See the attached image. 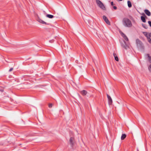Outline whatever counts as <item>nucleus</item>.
Wrapping results in <instances>:
<instances>
[{"mask_svg":"<svg viewBox=\"0 0 151 151\" xmlns=\"http://www.w3.org/2000/svg\"><path fill=\"white\" fill-rule=\"evenodd\" d=\"M123 24L125 27H130L132 26V23L131 21L127 18H124L122 21Z\"/></svg>","mask_w":151,"mask_h":151,"instance_id":"obj_1","label":"nucleus"},{"mask_svg":"<svg viewBox=\"0 0 151 151\" xmlns=\"http://www.w3.org/2000/svg\"><path fill=\"white\" fill-rule=\"evenodd\" d=\"M96 3L97 5L101 9L104 10H106V8L103 4L99 0H96Z\"/></svg>","mask_w":151,"mask_h":151,"instance_id":"obj_2","label":"nucleus"},{"mask_svg":"<svg viewBox=\"0 0 151 151\" xmlns=\"http://www.w3.org/2000/svg\"><path fill=\"white\" fill-rule=\"evenodd\" d=\"M136 42L138 47L140 48L143 49L144 47L142 42L139 39L136 40Z\"/></svg>","mask_w":151,"mask_h":151,"instance_id":"obj_3","label":"nucleus"},{"mask_svg":"<svg viewBox=\"0 0 151 151\" xmlns=\"http://www.w3.org/2000/svg\"><path fill=\"white\" fill-rule=\"evenodd\" d=\"M107 97L108 98V103L109 105H111L112 104V100L110 96L108 94H106Z\"/></svg>","mask_w":151,"mask_h":151,"instance_id":"obj_4","label":"nucleus"},{"mask_svg":"<svg viewBox=\"0 0 151 151\" xmlns=\"http://www.w3.org/2000/svg\"><path fill=\"white\" fill-rule=\"evenodd\" d=\"M37 21L38 22H39L41 23V24H45L46 25H50V24L49 23H47V22H44V21L42 20L40 18H38L37 19Z\"/></svg>","mask_w":151,"mask_h":151,"instance_id":"obj_5","label":"nucleus"},{"mask_svg":"<svg viewBox=\"0 0 151 151\" xmlns=\"http://www.w3.org/2000/svg\"><path fill=\"white\" fill-rule=\"evenodd\" d=\"M103 17V19L104 20L106 23L110 25V22L109 21L106 17L105 15H104Z\"/></svg>","mask_w":151,"mask_h":151,"instance_id":"obj_6","label":"nucleus"},{"mask_svg":"<svg viewBox=\"0 0 151 151\" xmlns=\"http://www.w3.org/2000/svg\"><path fill=\"white\" fill-rule=\"evenodd\" d=\"M74 138L73 137H71L70 139V145L72 147H73L74 145Z\"/></svg>","mask_w":151,"mask_h":151,"instance_id":"obj_7","label":"nucleus"},{"mask_svg":"<svg viewBox=\"0 0 151 151\" xmlns=\"http://www.w3.org/2000/svg\"><path fill=\"white\" fill-rule=\"evenodd\" d=\"M144 12L148 16H150L151 15L150 12L148 9H145L144 10Z\"/></svg>","mask_w":151,"mask_h":151,"instance_id":"obj_8","label":"nucleus"},{"mask_svg":"<svg viewBox=\"0 0 151 151\" xmlns=\"http://www.w3.org/2000/svg\"><path fill=\"white\" fill-rule=\"evenodd\" d=\"M81 93L83 96H85L87 94V92L85 90H83L80 92Z\"/></svg>","mask_w":151,"mask_h":151,"instance_id":"obj_9","label":"nucleus"},{"mask_svg":"<svg viewBox=\"0 0 151 151\" xmlns=\"http://www.w3.org/2000/svg\"><path fill=\"white\" fill-rule=\"evenodd\" d=\"M124 44L122 45V47L124 49H127L129 47V46L126 44V42H124Z\"/></svg>","mask_w":151,"mask_h":151,"instance_id":"obj_10","label":"nucleus"},{"mask_svg":"<svg viewBox=\"0 0 151 151\" xmlns=\"http://www.w3.org/2000/svg\"><path fill=\"white\" fill-rule=\"evenodd\" d=\"M113 55L114 56V57L115 60L116 61H119V59H118V57L117 56V55L116 54V53H115L114 52L113 53Z\"/></svg>","mask_w":151,"mask_h":151,"instance_id":"obj_11","label":"nucleus"},{"mask_svg":"<svg viewBox=\"0 0 151 151\" xmlns=\"http://www.w3.org/2000/svg\"><path fill=\"white\" fill-rule=\"evenodd\" d=\"M150 37H151V33H149V36H148V37L147 38L148 42L150 43H151V39Z\"/></svg>","mask_w":151,"mask_h":151,"instance_id":"obj_12","label":"nucleus"},{"mask_svg":"<svg viewBox=\"0 0 151 151\" xmlns=\"http://www.w3.org/2000/svg\"><path fill=\"white\" fill-rule=\"evenodd\" d=\"M46 17L50 19H52L54 17L53 15L50 14H47Z\"/></svg>","mask_w":151,"mask_h":151,"instance_id":"obj_13","label":"nucleus"},{"mask_svg":"<svg viewBox=\"0 0 151 151\" xmlns=\"http://www.w3.org/2000/svg\"><path fill=\"white\" fill-rule=\"evenodd\" d=\"M146 55L147 57L148 60L149 61L150 63H151V57L150 56L149 54H147Z\"/></svg>","mask_w":151,"mask_h":151,"instance_id":"obj_14","label":"nucleus"},{"mask_svg":"<svg viewBox=\"0 0 151 151\" xmlns=\"http://www.w3.org/2000/svg\"><path fill=\"white\" fill-rule=\"evenodd\" d=\"M127 135L125 134H122L121 137V139L122 140H124L126 137Z\"/></svg>","mask_w":151,"mask_h":151,"instance_id":"obj_15","label":"nucleus"},{"mask_svg":"<svg viewBox=\"0 0 151 151\" xmlns=\"http://www.w3.org/2000/svg\"><path fill=\"white\" fill-rule=\"evenodd\" d=\"M122 36L126 40V41H128V37H127V36L125 34H124L123 33H122Z\"/></svg>","mask_w":151,"mask_h":151,"instance_id":"obj_16","label":"nucleus"},{"mask_svg":"<svg viewBox=\"0 0 151 151\" xmlns=\"http://www.w3.org/2000/svg\"><path fill=\"white\" fill-rule=\"evenodd\" d=\"M141 19L142 20V21L144 22H146V19L145 17L142 16L141 17Z\"/></svg>","mask_w":151,"mask_h":151,"instance_id":"obj_17","label":"nucleus"},{"mask_svg":"<svg viewBox=\"0 0 151 151\" xmlns=\"http://www.w3.org/2000/svg\"><path fill=\"white\" fill-rule=\"evenodd\" d=\"M127 4L129 8H130L132 7V4L131 3V2L129 1H127Z\"/></svg>","mask_w":151,"mask_h":151,"instance_id":"obj_18","label":"nucleus"},{"mask_svg":"<svg viewBox=\"0 0 151 151\" xmlns=\"http://www.w3.org/2000/svg\"><path fill=\"white\" fill-rule=\"evenodd\" d=\"M144 35L147 38L148 36H149V34H148L147 32H143Z\"/></svg>","mask_w":151,"mask_h":151,"instance_id":"obj_19","label":"nucleus"},{"mask_svg":"<svg viewBox=\"0 0 151 151\" xmlns=\"http://www.w3.org/2000/svg\"><path fill=\"white\" fill-rule=\"evenodd\" d=\"M142 27L144 28H145V29H147V25L146 24H142Z\"/></svg>","mask_w":151,"mask_h":151,"instance_id":"obj_20","label":"nucleus"},{"mask_svg":"<svg viewBox=\"0 0 151 151\" xmlns=\"http://www.w3.org/2000/svg\"><path fill=\"white\" fill-rule=\"evenodd\" d=\"M148 70L151 72V64H150L148 67Z\"/></svg>","mask_w":151,"mask_h":151,"instance_id":"obj_21","label":"nucleus"},{"mask_svg":"<svg viewBox=\"0 0 151 151\" xmlns=\"http://www.w3.org/2000/svg\"><path fill=\"white\" fill-rule=\"evenodd\" d=\"M52 104H49V107L50 108H51L52 107Z\"/></svg>","mask_w":151,"mask_h":151,"instance_id":"obj_22","label":"nucleus"},{"mask_svg":"<svg viewBox=\"0 0 151 151\" xmlns=\"http://www.w3.org/2000/svg\"><path fill=\"white\" fill-rule=\"evenodd\" d=\"M148 23L149 24L150 26L151 27V21H148Z\"/></svg>","mask_w":151,"mask_h":151,"instance_id":"obj_23","label":"nucleus"},{"mask_svg":"<svg viewBox=\"0 0 151 151\" xmlns=\"http://www.w3.org/2000/svg\"><path fill=\"white\" fill-rule=\"evenodd\" d=\"M13 70V68H10L9 70V72H10L12 71Z\"/></svg>","mask_w":151,"mask_h":151,"instance_id":"obj_24","label":"nucleus"},{"mask_svg":"<svg viewBox=\"0 0 151 151\" xmlns=\"http://www.w3.org/2000/svg\"><path fill=\"white\" fill-rule=\"evenodd\" d=\"M113 7L114 9L115 10H116L117 9V7L116 6H114Z\"/></svg>","mask_w":151,"mask_h":151,"instance_id":"obj_25","label":"nucleus"},{"mask_svg":"<svg viewBox=\"0 0 151 151\" xmlns=\"http://www.w3.org/2000/svg\"><path fill=\"white\" fill-rule=\"evenodd\" d=\"M111 6H113V5H114V3H113V2H112H112H111Z\"/></svg>","mask_w":151,"mask_h":151,"instance_id":"obj_26","label":"nucleus"},{"mask_svg":"<svg viewBox=\"0 0 151 151\" xmlns=\"http://www.w3.org/2000/svg\"><path fill=\"white\" fill-rule=\"evenodd\" d=\"M53 41H54L53 40H51L50 41V42L51 43H52L53 42Z\"/></svg>","mask_w":151,"mask_h":151,"instance_id":"obj_27","label":"nucleus"},{"mask_svg":"<svg viewBox=\"0 0 151 151\" xmlns=\"http://www.w3.org/2000/svg\"><path fill=\"white\" fill-rule=\"evenodd\" d=\"M143 15H145V17H146V16L145 15V14H144V13H143Z\"/></svg>","mask_w":151,"mask_h":151,"instance_id":"obj_28","label":"nucleus"},{"mask_svg":"<svg viewBox=\"0 0 151 151\" xmlns=\"http://www.w3.org/2000/svg\"><path fill=\"white\" fill-rule=\"evenodd\" d=\"M119 0V1H122V0Z\"/></svg>","mask_w":151,"mask_h":151,"instance_id":"obj_29","label":"nucleus"}]
</instances>
